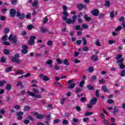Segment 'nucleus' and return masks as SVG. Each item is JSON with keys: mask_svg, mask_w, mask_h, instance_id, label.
<instances>
[{"mask_svg": "<svg viewBox=\"0 0 125 125\" xmlns=\"http://www.w3.org/2000/svg\"><path fill=\"white\" fill-rule=\"evenodd\" d=\"M27 94H29V95H30V96H32V97H35V98H39L41 99L42 98V95L41 94H37L36 95V94L34 92H32L30 91H27Z\"/></svg>", "mask_w": 125, "mask_h": 125, "instance_id": "f257e3e1", "label": "nucleus"}, {"mask_svg": "<svg viewBox=\"0 0 125 125\" xmlns=\"http://www.w3.org/2000/svg\"><path fill=\"white\" fill-rule=\"evenodd\" d=\"M124 62V59H122L120 61H116V63H118V66H119L120 69H125V66L123 64Z\"/></svg>", "mask_w": 125, "mask_h": 125, "instance_id": "f03ea898", "label": "nucleus"}, {"mask_svg": "<svg viewBox=\"0 0 125 125\" xmlns=\"http://www.w3.org/2000/svg\"><path fill=\"white\" fill-rule=\"evenodd\" d=\"M17 16L21 20L24 19V18H25V15L23 13H21L19 11L17 12Z\"/></svg>", "mask_w": 125, "mask_h": 125, "instance_id": "7ed1b4c3", "label": "nucleus"}, {"mask_svg": "<svg viewBox=\"0 0 125 125\" xmlns=\"http://www.w3.org/2000/svg\"><path fill=\"white\" fill-rule=\"evenodd\" d=\"M8 40L10 41L13 42L14 43H16V36H13L12 34H11L8 38Z\"/></svg>", "mask_w": 125, "mask_h": 125, "instance_id": "20e7f679", "label": "nucleus"}, {"mask_svg": "<svg viewBox=\"0 0 125 125\" xmlns=\"http://www.w3.org/2000/svg\"><path fill=\"white\" fill-rule=\"evenodd\" d=\"M39 77H40L41 79H42V81H44L45 82H47L48 81H49V78L43 75V74H41L40 76H39Z\"/></svg>", "mask_w": 125, "mask_h": 125, "instance_id": "39448f33", "label": "nucleus"}, {"mask_svg": "<svg viewBox=\"0 0 125 125\" xmlns=\"http://www.w3.org/2000/svg\"><path fill=\"white\" fill-rule=\"evenodd\" d=\"M21 47V52L23 53V54H27V53H28V51H27V48H28V47L26 45H23Z\"/></svg>", "mask_w": 125, "mask_h": 125, "instance_id": "423d86ee", "label": "nucleus"}, {"mask_svg": "<svg viewBox=\"0 0 125 125\" xmlns=\"http://www.w3.org/2000/svg\"><path fill=\"white\" fill-rule=\"evenodd\" d=\"M91 13L94 16H98L99 15V10L94 9L91 11Z\"/></svg>", "mask_w": 125, "mask_h": 125, "instance_id": "0eeeda50", "label": "nucleus"}, {"mask_svg": "<svg viewBox=\"0 0 125 125\" xmlns=\"http://www.w3.org/2000/svg\"><path fill=\"white\" fill-rule=\"evenodd\" d=\"M34 115L36 116V119L40 120L41 119H43L44 118V115H39L38 112H35Z\"/></svg>", "mask_w": 125, "mask_h": 125, "instance_id": "6e6552de", "label": "nucleus"}, {"mask_svg": "<svg viewBox=\"0 0 125 125\" xmlns=\"http://www.w3.org/2000/svg\"><path fill=\"white\" fill-rule=\"evenodd\" d=\"M53 63V61L51 59L48 60L45 62V63L47 64V65H49V66H50L51 68H52L53 67V65H52Z\"/></svg>", "mask_w": 125, "mask_h": 125, "instance_id": "1a4fd4ad", "label": "nucleus"}, {"mask_svg": "<svg viewBox=\"0 0 125 125\" xmlns=\"http://www.w3.org/2000/svg\"><path fill=\"white\" fill-rule=\"evenodd\" d=\"M15 14H16V11L14 9H11L10 10V15L11 17H14L15 16Z\"/></svg>", "mask_w": 125, "mask_h": 125, "instance_id": "9d476101", "label": "nucleus"}, {"mask_svg": "<svg viewBox=\"0 0 125 125\" xmlns=\"http://www.w3.org/2000/svg\"><path fill=\"white\" fill-rule=\"evenodd\" d=\"M97 101V98H94L90 101V104H91V105H96Z\"/></svg>", "mask_w": 125, "mask_h": 125, "instance_id": "9b49d317", "label": "nucleus"}, {"mask_svg": "<svg viewBox=\"0 0 125 125\" xmlns=\"http://www.w3.org/2000/svg\"><path fill=\"white\" fill-rule=\"evenodd\" d=\"M35 40H36V37L35 36L30 37V40L29 42L30 44H34V43H35Z\"/></svg>", "mask_w": 125, "mask_h": 125, "instance_id": "f8f14e48", "label": "nucleus"}, {"mask_svg": "<svg viewBox=\"0 0 125 125\" xmlns=\"http://www.w3.org/2000/svg\"><path fill=\"white\" fill-rule=\"evenodd\" d=\"M65 21L67 24H74V23H75V20H72L70 19H66Z\"/></svg>", "mask_w": 125, "mask_h": 125, "instance_id": "ddd939ff", "label": "nucleus"}, {"mask_svg": "<svg viewBox=\"0 0 125 125\" xmlns=\"http://www.w3.org/2000/svg\"><path fill=\"white\" fill-rule=\"evenodd\" d=\"M62 14L64 15V17L62 18L63 20L66 21V19H67V17H68V13L66 11H64L62 12Z\"/></svg>", "mask_w": 125, "mask_h": 125, "instance_id": "4468645a", "label": "nucleus"}, {"mask_svg": "<svg viewBox=\"0 0 125 125\" xmlns=\"http://www.w3.org/2000/svg\"><path fill=\"white\" fill-rule=\"evenodd\" d=\"M91 59L92 61H97V60H98V58L97 57V56L93 55L91 57Z\"/></svg>", "mask_w": 125, "mask_h": 125, "instance_id": "2eb2a0df", "label": "nucleus"}, {"mask_svg": "<svg viewBox=\"0 0 125 125\" xmlns=\"http://www.w3.org/2000/svg\"><path fill=\"white\" fill-rule=\"evenodd\" d=\"M31 109V107L28 105H26L23 107V110L26 111V112H28V111H30Z\"/></svg>", "mask_w": 125, "mask_h": 125, "instance_id": "dca6fc26", "label": "nucleus"}, {"mask_svg": "<svg viewBox=\"0 0 125 125\" xmlns=\"http://www.w3.org/2000/svg\"><path fill=\"white\" fill-rule=\"evenodd\" d=\"M102 89L104 91V92H107L109 91V90L106 87V86H103L102 87Z\"/></svg>", "mask_w": 125, "mask_h": 125, "instance_id": "f3484780", "label": "nucleus"}, {"mask_svg": "<svg viewBox=\"0 0 125 125\" xmlns=\"http://www.w3.org/2000/svg\"><path fill=\"white\" fill-rule=\"evenodd\" d=\"M84 18L85 19V20H86V21H90L91 19V18H90V17H88L87 15H84Z\"/></svg>", "mask_w": 125, "mask_h": 125, "instance_id": "a211bd4d", "label": "nucleus"}, {"mask_svg": "<svg viewBox=\"0 0 125 125\" xmlns=\"http://www.w3.org/2000/svg\"><path fill=\"white\" fill-rule=\"evenodd\" d=\"M12 62H15L16 63H19L20 62V61H19V60H18L17 58H13L12 59Z\"/></svg>", "mask_w": 125, "mask_h": 125, "instance_id": "6ab92c4d", "label": "nucleus"}, {"mask_svg": "<svg viewBox=\"0 0 125 125\" xmlns=\"http://www.w3.org/2000/svg\"><path fill=\"white\" fill-rule=\"evenodd\" d=\"M75 86H76V84L75 83H72L69 86H68V88L70 89H73Z\"/></svg>", "mask_w": 125, "mask_h": 125, "instance_id": "aec40b11", "label": "nucleus"}, {"mask_svg": "<svg viewBox=\"0 0 125 125\" xmlns=\"http://www.w3.org/2000/svg\"><path fill=\"white\" fill-rule=\"evenodd\" d=\"M92 114H93V112H90L89 111H87L84 114V116H85V117H88V116H91V115H92Z\"/></svg>", "mask_w": 125, "mask_h": 125, "instance_id": "412c9836", "label": "nucleus"}, {"mask_svg": "<svg viewBox=\"0 0 125 125\" xmlns=\"http://www.w3.org/2000/svg\"><path fill=\"white\" fill-rule=\"evenodd\" d=\"M6 61V57H2L0 58V62L1 63H4Z\"/></svg>", "mask_w": 125, "mask_h": 125, "instance_id": "4be33fe9", "label": "nucleus"}, {"mask_svg": "<svg viewBox=\"0 0 125 125\" xmlns=\"http://www.w3.org/2000/svg\"><path fill=\"white\" fill-rule=\"evenodd\" d=\"M77 8L79 9V10H82L83 8V6L82 4H78Z\"/></svg>", "mask_w": 125, "mask_h": 125, "instance_id": "5701e85b", "label": "nucleus"}, {"mask_svg": "<svg viewBox=\"0 0 125 125\" xmlns=\"http://www.w3.org/2000/svg\"><path fill=\"white\" fill-rule=\"evenodd\" d=\"M6 89L7 90H10L11 89V85L10 84H7L6 86Z\"/></svg>", "mask_w": 125, "mask_h": 125, "instance_id": "b1692460", "label": "nucleus"}, {"mask_svg": "<svg viewBox=\"0 0 125 125\" xmlns=\"http://www.w3.org/2000/svg\"><path fill=\"white\" fill-rule=\"evenodd\" d=\"M40 29L42 33H46V32H47V29H46L45 28L41 27Z\"/></svg>", "mask_w": 125, "mask_h": 125, "instance_id": "393cba45", "label": "nucleus"}, {"mask_svg": "<svg viewBox=\"0 0 125 125\" xmlns=\"http://www.w3.org/2000/svg\"><path fill=\"white\" fill-rule=\"evenodd\" d=\"M33 91V93H37L39 94L40 93V90H38L37 89H36L35 88H33L32 89Z\"/></svg>", "mask_w": 125, "mask_h": 125, "instance_id": "a878e982", "label": "nucleus"}, {"mask_svg": "<svg viewBox=\"0 0 125 125\" xmlns=\"http://www.w3.org/2000/svg\"><path fill=\"white\" fill-rule=\"evenodd\" d=\"M53 43L52 42V41H48L46 42V44L47 45H48L49 46H51V45H52Z\"/></svg>", "mask_w": 125, "mask_h": 125, "instance_id": "bb28decb", "label": "nucleus"}, {"mask_svg": "<svg viewBox=\"0 0 125 125\" xmlns=\"http://www.w3.org/2000/svg\"><path fill=\"white\" fill-rule=\"evenodd\" d=\"M110 17L112 19L115 17V13L113 11H111L110 13Z\"/></svg>", "mask_w": 125, "mask_h": 125, "instance_id": "cd10ccee", "label": "nucleus"}, {"mask_svg": "<svg viewBox=\"0 0 125 125\" xmlns=\"http://www.w3.org/2000/svg\"><path fill=\"white\" fill-rule=\"evenodd\" d=\"M105 6H106L107 7H109V6H110V1H105Z\"/></svg>", "mask_w": 125, "mask_h": 125, "instance_id": "c85d7f7f", "label": "nucleus"}, {"mask_svg": "<svg viewBox=\"0 0 125 125\" xmlns=\"http://www.w3.org/2000/svg\"><path fill=\"white\" fill-rule=\"evenodd\" d=\"M68 60L65 59L64 60L62 61V62H63L64 65L68 66V65H69V62H68Z\"/></svg>", "mask_w": 125, "mask_h": 125, "instance_id": "c756f323", "label": "nucleus"}, {"mask_svg": "<svg viewBox=\"0 0 125 125\" xmlns=\"http://www.w3.org/2000/svg\"><path fill=\"white\" fill-rule=\"evenodd\" d=\"M5 83H6V81L3 80L2 81H0V86H2V85Z\"/></svg>", "mask_w": 125, "mask_h": 125, "instance_id": "7c9ffc66", "label": "nucleus"}, {"mask_svg": "<svg viewBox=\"0 0 125 125\" xmlns=\"http://www.w3.org/2000/svg\"><path fill=\"white\" fill-rule=\"evenodd\" d=\"M38 2H39L38 0H35L32 4V5L33 6H36L38 5Z\"/></svg>", "mask_w": 125, "mask_h": 125, "instance_id": "2f4dec72", "label": "nucleus"}, {"mask_svg": "<svg viewBox=\"0 0 125 125\" xmlns=\"http://www.w3.org/2000/svg\"><path fill=\"white\" fill-rule=\"evenodd\" d=\"M84 83H85V82L83 81H81L80 83V87H83V84H84Z\"/></svg>", "mask_w": 125, "mask_h": 125, "instance_id": "473e14b6", "label": "nucleus"}, {"mask_svg": "<svg viewBox=\"0 0 125 125\" xmlns=\"http://www.w3.org/2000/svg\"><path fill=\"white\" fill-rule=\"evenodd\" d=\"M83 45H86V44H87L86 39H85V38H83Z\"/></svg>", "mask_w": 125, "mask_h": 125, "instance_id": "72a5a7b5", "label": "nucleus"}, {"mask_svg": "<svg viewBox=\"0 0 125 125\" xmlns=\"http://www.w3.org/2000/svg\"><path fill=\"white\" fill-rule=\"evenodd\" d=\"M57 62H58V64H62L63 61H62L59 58H57L56 59Z\"/></svg>", "mask_w": 125, "mask_h": 125, "instance_id": "f704fd0d", "label": "nucleus"}, {"mask_svg": "<svg viewBox=\"0 0 125 125\" xmlns=\"http://www.w3.org/2000/svg\"><path fill=\"white\" fill-rule=\"evenodd\" d=\"M16 73L18 75H23V74H24V73L23 72V71H22V70L17 71Z\"/></svg>", "mask_w": 125, "mask_h": 125, "instance_id": "c9c22d12", "label": "nucleus"}, {"mask_svg": "<svg viewBox=\"0 0 125 125\" xmlns=\"http://www.w3.org/2000/svg\"><path fill=\"white\" fill-rule=\"evenodd\" d=\"M87 87L89 89V90H93V86H92L91 85H88Z\"/></svg>", "mask_w": 125, "mask_h": 125, "instance_id": "e433bc0d", "label": "nucleus"}, {"mask_svg": "<svg viewBox=\"0 0 125 125\" xmlns=\"http://www.w3.org/2000/svg\"><path fill=\"white\" fill-rule=\"evenodd\" d=\"M7 35H5L4 36L2 37V41H3V42L7 41Z\"/></svg>", "mask_w": 125, "mask_h": 125, "instance_id": "4c0bfd02", "label": "nucleus"}, {"mask_svg": "<svg viewBox=\"0 0 125 125\" xmlns=\"http://www.w3.org/2000/svg\"><path fill=\"white\" fill-rule=\"evenodd\" d=\"M120 30H122V26H119L118 27H117L115 29V31L116 32H118V31H120Z\"/></svg>", "mask_w": 125, "mask_h": 125, "instance_id": "58836bf2", "label": "nucleus"}, {"mask_svg": "<svg viewBox=\"0 0 125 125\" xmlns=\"http://www.w3.org/2000/svg\"><path fill=\"white\" fill-rule=\"evenodd\" d=\"M3 53H4V54L7 55L9 54L10 51L7 49H5L3 50Z\"/></svg>", "mask_w": 125, "mask_h": 125, "instance_id": "ea45409f", "label": "nucleus"}, {"mask_svg": "<svg viewBox=\"0 0 125 125\" xmlns=\"http://www.w3.org/2000/svg\"><path fill=\"white\" fill-rule=\"evenodd\" d=\"M24 115V112H22V111H20V112H18L17 113V116H22Z\"/></svg>", "mask_w": 125, "mask_h": 125, "instance_id": "a19ab883", "label": "nucleus"}, {"mask_svg": "<svg viewBox=\"0 0 125 125\" xmlns=\"http://www.w3.org/2000/svg\"><path fill=\"white\" fill-rule=\"evenodd\" d=\"M75 30H81V31H83V29L81 28V26L80 25H77L75 26Z\"/></svg>", "mask_w": 125, "mask_h": 125, "instance_id": "79ce46f5", "label": "nucleus"}, {"mask_svg": "<svg viewBox=\"0 0 125 125\" xmlns=\"http://www.w3.org/2000/svg\"><path fill=\"white\" fill-rule=\"evenodd\" d=\"M33 28H34V26H33L32 24L27 25V29L28 30H31V29H33Z\"/></svg>", "mask_w": 125, "mask_h": 125, "instance_id": "37998d69", "label": "nucleus"}, {"mask_svg": "<svg viewBox=\"0 0 125 125\" xmlns=\"http://www.w3.org/2000/svg\"><path fill=\"white\" fill-rule=\"evenodd\" d=\"M95 43L96 45H97L98 46H101V44H100V42H99V40L96 41Z\"/></svg>", "mask_w": 125, "mask_h": 125, "instance_id": "c03bdc74", "label": "nucleus"}, {"mask_svg": "<svg viewBox=\"0 0 125 125\" xmlns=\"http://www.w3.org/2000/svg\"><path fill=\"white\" fill-rule=\"evenodd\" d=\"M81 91H82V89L81 88H76V92L77 93H79L80 92H81Z\"/></svg>", "mask_w": 125, "mask_h": 125, "instance_id": "a18cd8bd", "label": "nucleus"}, {"mask_svg": "<svg viewBox=\"0 0 125 125\" xmlns=\"http://www.w3.org/2000/svg\"><path fill=\"white\" fill-rule=\"evenodd\" d=\"M82 40H79L76 41V43L78 45H80L82 44Z\"/></svg>", "mask_w": 125, "mask_h": 125, "instance_id": "49530a36", "label": "nucleus"}, {"mask_svg": "<svg viewBox=\"0 0 125 125\" xmlns=\"http://www.w3.org/2000/svg\"><path fill=\"white\" fill-rule=\"evenodd\" d=\"M65 98H62L61 101H60V103L62 105H63V104H64V103H65Z\"/></svg>", "mask_w": 125, "mask_h": 125, "instance_id": "de8ad7c7", "label": "nucleus"}, {"mask_svg": "<svg viewBox=\"0 0 125 125\" xmlns=\"http://www.w3.org/2000/svg\"><path fill=\"white\" fill-rule=\"evenodd\" d=\"M11 2L12 4H13L14 5H15L17 3V0H12Z\"/></svg>", "mask_w": 125, "mask_h": 125, "instance_id": "09e8293b", "label": "nucleus"}, {"mask_svg": "<svg viewBox=\"0 0 125 125\" xmlns=\"http://www.w3.org/2000/svg\"><path fill=\"white\" fill-rule=\"evenodd\" d=\"M93 67H92V66H91L89 68H88V71L90 73H92V72H93Z\"/></svg>", "mask_w": 125, "mask_h": 125, "instance_id": "8fccbe9b", "label": "nucleus"}, {"mask_svg": "<svg viewBox=\"0 0 125 125\" xmlns=\"http://www.w3.org/2000/svg\"><path fill=\"white\" fill-rule=\"evenodd\" d=\"M4 33L5 34H8V33H9V28H5L4 30Z\"/></svg>", "mask_w": 125, "mask_h": 125, "instance_id": "3c124183", "label": "nucleus"}, {"mask_svg": "<svg viewBox=\"0 0 125 125\" xmlns=\"http://www.w3.org/2000/svg\"><path fill=\"white\" fill-rule=\"evenodd\" d=\"M5 70H6V71H7V72H10V71H11V70H12V67H8V68H6Z\"/></svg>", "mask_w": 125, "mask_h": 125, "instance_id": "603ef678", "label": "nucleus"}, {"mask_svg": "<svg viewBox=\"0 0 125 125\" xmlns=\"http://www.w3.org/2000/svg\"><path fill=\"white\" fill-rule=\"evenodd\" d=\"M55 84L57 85V86H60V87H62V85L60 84L59 82L55 83Z\"/></svg>", "mask_w": 125, "mask_h": 125, "instance_id": "864d4df0", "label": "nucleus"}, {"mask_svg": "<svg viewBox=\"0 0 125 125\" xmlns=\"http://www.w3.org/2000/svg\"><path fill=\"white\" fill-rule=\"evenodd\" d=\"M83 51H87V50H88V47L86 46H85L83 48Z\"/></svg>", "mask_w": 125, "mask_h": 125, "instance_id": "5fc2aeb1", "label": "nucleus"}, {"mask_svg": "<svg viewBox=\"0 0 125 125\" xmlns=\"http://www.w3.org/2000/svg\"><path fill=\"white\" fill-rule=\"evenodd\" d=\"M82 27L83 29H87V28H88V26L85 24H83Z\"/></svg>", "mask_w": 125, "mask_h": 125, "instance_id": "6e6d98bb", "label": "nucleus"}, {"mask_svg": "<svg viewBox=\"0 0 125 125\" xmlns=\"http://www.w3.org/2000/svg\"><path fill=\"white\" fill-rule=\"evenodd\" d=\"M46 119L47 121H50L51 120L50 114H48V115H47V116L46 117Z\"/></svg>", "mask_w": 125, "mask_h": 125, "instance_id": "4d7b16f0", "label": "nucleus"}, {"mask_svg": "<svg viewBox=\"0 0 125 125\" xmlns=\"http://www.w3.org/2000/svg\"><path fill=\"white\" fill-rule=\"evenodd\" d=\"M23 123L25 124V125H28V124L30 123V121L29 120H24Z\"/></svg>", "mask_w": 125, "mask_h": 125, "instance_id": "13d9d810", "label": "nucleus"}, {"mask_svg": "<svg viewBox=\"0 0 125 125\" xmlns=\"http://www.w3.org/2000/svg\"><path fill=\"white\" fill-rule=\"evenodd\" d=\"M124 20H125V18L124 17H122L119 19V22H124Z\"/></svg>", "mask_w": 125, "mask_h": 125, "instance_id": "bf43d9fd", "label": "nucleus"}, {"mask_svg": "<svg viewBox=\"0 0 125 125\" xmlns=\"http://www.w3.org/2000/svg\"><path fill=\"white\" fill-rule=\"evenodd\" d=\"M121 58H122V55H118L116 56V59L119 60V59H121Z\"/></svg>", "mask_w": 125, "mask_h": 125, "instance_id": "052dcab7", "label": "nucleus"}, {"mask_svg": "<svg viewBox=\"0 0 125 125\" xmlns=\"http://www.w3.org/2000/svg\"><path fill=\"white\" fill-rule=\"evenodd\" d=\"M83 123H87L88 122V118H85L83 119Z\"/></svg>", "mask_w": 125, "mask_h": 125, "instance_id": "680f3d73", "label": "nucleus"}, {"mask_svg": "<svg viewBox=\"0 0 125 125\" xmlns=\"http://www.w3.org/2000/svg\"><path fill=\"white\" fill-rule=\"evenodd\" d=\"M105 80H104V79H101L99 80L100 83H105Z\"/></svg>", "mask_w": 125, "mask_h": 125, "instance_id": "e2e57ef3", "label": "nucleus"}, {"mask_svg": "<svg viewBox=\"0 0 125 125\" xmlns=\"http://www.w3.org/2000/svg\"><path fill=\"white\" fill-rule=\"evenodd\" d=\"M28 118L30 120V121H34V118H33V117L30 116V115H28L27 116Z\"/></svg>", "mask_w": 125, "mask_h": 125, "instance_id": "0e129e2a", "label": "nucleus"}, {"mask_svg": "<svg viewBox=\"0 0 125 125\" xmlns=\"http://www.w3.org/2000/svg\"><path fill=\"white\" fill-rule=\"evenodd\" d=\"M125 75V70H123L122 72H121V77H124Z\"/></svg>", "mask_w": 125, "mask_h": 125, "instance_id": "69168bd1", "label": "nucleus"}, {"mask_svg": "<svg viewBox=\"0 0 125 125\" xmlns=\"http://www.w3.org/2000/svg\"><path fill=\"white\" fill-rule=\"evenodd\" d=\"M104 123L106 125H109V123H108V121L107 120H106V119H104Z\"/></svg>", "mask_w": 125, "mask_h": 125, "instance_id": "338daca9", "label": "nucleus"}, {"mask_svg": "<svg viewBox=\"0 0 125 125\" xmlns=\"http://www.w3.org/2000/svg\"><path fill=\"white\" fill-rule=\"evenodd\" d=\"M96 79H97L96 76H92L91 80V81H95V80H96Z\"/></svg>", "mask_w": 125, "mask_h": 125, "instance_id": "774afa93", "label": "nucleus"}]
</instances>
